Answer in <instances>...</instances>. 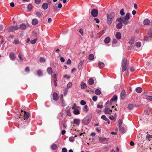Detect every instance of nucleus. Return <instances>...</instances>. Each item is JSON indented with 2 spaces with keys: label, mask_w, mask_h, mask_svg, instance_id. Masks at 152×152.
Returning a JSON list of instances; mask_svg holds the SVG:
<instances>
[{
  "label": "nucleus",
  "mask_w": 152,
  "mask_h": 152,
  "mask_svg": "<svg viewBox=\"0 0 152 152\" xmlns=\"http://www.w3.org/2000/svg\"><path fill=\"white\" fill-rule=\"evenodd\" d=\"M114 16L115 14L114 13H112L109 15L107 14V22L108 25H110L112 23Z\"/></svg>",
  "instance_id": "1"
},
{
  "label": "nucleus",
  "mask_w": 152,
  "mask_h": 152,
  "mask_svg": "<svg viewBox=\"0 0 152 152\" xmlns=\"http://www.w3.org/2000/svg\"><path fill=\"white\" fill-rule=\"evenodd\" d=\"M117 99V96L115 95L111 98L110 101L108 100L106 102V105H108L110 104H111L112 102L114 101H116Z\"/></svg>",
  "instance_id": "2"
},
{
  "label": "nucleus",
  "mask_w": 152,
  "mask_h": 152,
  "mask_svg": "<svg viewBox=\"0 0 152 152\" xmlns=\"http://www.w3.org/2000/svg\"><path fill=\"white\" fill-rule=\"evenodd\" d=\"M98 13V12L96 9H94L91 11V15L92 16L94 17H97Z\"/></svg>",
  "instance_id": "3"
},
{
  "label": "nucleus",
  "mask_w": 152,
  "mask_h": 152,
  "mask_svg": "<svg viewBox=\"0 0 152 152\" xmlns=\"http://www.w3.org/2000/svg\"><path fill=\"white\" fill-rule=\"evenodd\" d=\"M91 121V118L89 117L85 118L83 120V123L85 125L88 124Z\"/></svg>",
  "instance_id": "4"
},
{
  "label": "nucleus",
  "mask_w": 152,
  "mask_h": 152,
  "mask_svg": "<svg viewBox=\"0 0 152 152\" xmlns=\"http://www.w3.org/2000/svg\"><path fill=\"white\" fill-rule=\"evenodd\" d=\"M19 28L17 26H10L8 28V29L10 31H16L18 30Z\"/></svg>",
  "instance_id": "5"
},
{
  "label": "nucleus",
  "mask_w": 152,
  "mask_h": 152,
  "mask_svg": "<svg viewBox=\"0 0 152 152\" xmlns=\"http://www.w3.org/2000/svg\"><path fill=\"white\" fill-rule=\"evenodd\" d=\"M53 98L54 100L57 101L58 99V94L56 92H54L53 94Z\"/></svg>",
  "instance_id": "6"
},
{
  "label": "nucleus",
  "mask_w": 152,
  "mask_h": 152,
  "mask_svg": "<svg viewBox=\"0 0 152 152\" xmlns=\"http://www.w3.org/2000/svg\"><path fill=\"white\" fill-rule=\"evenodd\" d=\"M121 98L122 99H124L125 98L126 96V94L125 91L124 90H123L121 92Z\"/></svg>",
  "instance_id": "7"
},
{
  "label": "nucleus",
  "mask_w": 152,
  "mask_h": 152,
  "mask_svg": "<svg viewBox=\"0 0 152 152\" xmlns=\"http://www.w3.org/2000/svg\"><path fill=\"white\" fill-rule=\"evenodd\" d=\"M9 57L12 60H14L15 58V56L14 53L11 52L10 53Z\"/></svg>",
  "instance_id": "8"
},
{
  "label": "nucleus",
  "mask_w": 152,
  "mask_h": 152,
  "mask_svg": "<svg viewBox=\"0 0 152 152\" xmlns=\"http://www.w3.org/2000/svg\"><path fill=\"white\" fill-rule=\"evenodd\" d=\"M80 121L79 119H75L73 120V123L77 126H78L80 123Z\"/></svg>",
  "instance_id": "9"
},
{
  "label": "nucleus",
  "mask_w": 152,
  "mask_h": 152,
  "mask_svg": "<svg viewBox=\"0 0 152 152\" xmlns=\"http://www.w3.org/2000/svg\"><path fill=\"white\" fill-rule=\"evenodd\" d=\"M150 23V21L148 19H145L143 21V24L144 25H149Z\"/></svg>",
  "instance_id": "10"
},
{
  "label": "nucleus",
  "mask_w": 152,
  "mask_h": 152,
  "mask_svg": "<svg viewBox=\"0 0 152 152\" xmlns=\"http://www.w3.org/2000/svg\"><path fill=\"white\" fill-rule=\"evenodd\" d=\"M47 71L48 74L51 75L53 72L52 68L50 67H48L47 69Z\"/></svg>",
  "instance_id": "11"
},
{
  "label": "nucleus",
  "mask_w": 152,
  "mask_h": 152,
  "mask_svg": "<svg viewBox=\"0 0 152 152\" xmlns=\"http://www.w3.org/2000/svg\"><path fill=\"white\" fill-rule=\"evenodd\" d=\"M19 28L21 30H24L26 28V26L25 24L22 23L20 25Z\"/></svg>",
  "instance_id": "12"
},
{
  "label": "nucleus",
  "mask_w": 152,
  "mask_h": 152,
  "mask_svg": "<svg viewBox=\"0 0 152 152\" xmlns=\"http://www.w3.org/2000/svg\"><path fill=\"white\" fill-rule=\"evenodd\" d=\"M123 26L122 23L119 22L118 23L116 26V28L117 29H119L122 28Z\"/></svg>",
  "instance_id": "13"
},
{
  "label": "nucleus",
  "mask_w": 152,
  "mask_h": 152,
  "mask_svg": "<svg viewBox=\"0 0 152 152\" xmlns=\"http://www.w3.org/2000/svg\"><path fill=\"white\" fill-rule=\"evenodd\" d=\"M115 37L118 39H120L121 38V34L119 32H117L115 34Z\"/></svg>",
  "instance_id": "14"
},
{
  "label": "nucleus",
  "mask_w": 152,
  "mask_h": 152,
  "mask_svg": "<svg viewBox=\"0 0 152 152\" xmlns=\"http://www.w3.org/2000/svg\"><path fill=\"white\" fill-rule=\"evenodd\" d=\"M66 112L67 115L69 116H71V114L69 110V107H66Z\"/></svg>",
  "instance_id": "15"
},
{
  "label": "nucleus",
  "mask_w": 152,
  "mask_h": 152,
  "mask_svg": "<svg viewBox=\"0 0 152 152\" xmlns=\"http://www.w3.org/2000/svg\"><path fill=\"white\" fill-rule=\"evenodd\" d=\"M48 4L47 3H44L42 5V7L43 9L46 10L48 8Z\"/></svg>",
  "instance_id": "16"
},
{
  "label": "nucleus",
  "mask_w": 152,
  "mask_h": 152,
  "mask_svg": "<svg viewBox=\"0 0 152 152\" xmlns=\"http://www.w3.org/2000/svg\"><path fill=\"white\" fill-rule=\"evenodd\" d=\"M80 86H81V88L82 89H86L87 87L86 84L83 82H82L81 83Z\"/></svg>",
  "instance_id": "17"
},
{
  "label": "nucleus",
  "mask_w": 152,
  "mask_h": 152,
  "mask_svg": "<svg viewBox=\"0 0 152 152\" xmlns=\"http://www.w3.org/2000/svg\"><path fill=\"white\" fill-rule=\"evenodd\" d=\"M38 20L36 19H33L32 21V24L33 25H36L38 23Z\"/></svg>",
  "instance_id": "18"
},
{
  "label": "nucleus",
  "mask_w": 152,
  "mask_h": 152,
  "mask_svg": "<svg viewBox=\"0 0 152 152\" xmlns=\"http://www.w3.org/2000/svg\"><path fill=\"white\" fill-rule=\"evenodd\" d=\"M127 62V59L126 58H124L122 60V65L126 66Z\"/></svg>",
  "instance_id": "19"
},
{
  "label": "nucleus",
  "mask_w": 152,
  "mask_h": 152,
  "mask_svg": "<svg viewBox=\"0 0 152 152\" xmlns=\"http://www.w3.org/2000/svg\"><path fill=\"white\" fill-rule=\"evenodd\" d=\"M29 116V114L28 112H24V119H25L28 118Z\"/></svg>",
  "instance_id": "20"
},
{
  "label": "nucleus",
  "mask_w": 152,
  "mask_h": 152,
  "mask_svg": "<svg viewBox=\"0 0 152 152\" xmlns=\"http://www.w3.org/2000/svg\"><path fill=\"white\" fill-rule=\"evenodd\" d=\"M134 37H132L129 42V44L130 45H132L134 44Z\"/></svg>",
  "instance_id": "21"
},
{
  "label": "nucleus",
  "mask_w": 152,
  "mask_h": 152,
  "mask_svg": "<svg viewBox=\"0 0 152 152\" xmlns=\"http://www.w3.org/2000/svg\"><path fill=\"white\" fill-rule=\"evenodd\" d=\"M37 73L38 76L39 77H41L42 76V72L41 70H37Z\"/></svg>",
  "instance_id": "22"
},
{
  "label": "nucleus",
  "mask_w": 152,
  "mask_h": 152,
  "mask_svg": "<svg viewBox=\"0 0 152 152\" xmlns=\"http://www.w3.org/2000/svg\"><path fill=\"white\" fill-rule=\"evenodd\" d=\"M135 90L137 93H140L142 91V89L141 87H138L136 88Z\"/></svg>",
  "instance_id": "23"
},
{
  "label": "nucleus",
  "mask_w": 152,
  "mask_h": 152,
  "mask_svg": "<svg viewBox=\"0 0 152 152\" xmlns=\"http://www.w3.org/2000/svg\"><path fill=\"white\" fill-rule=\"evenodd\" d=\"M98 65L99 67L100 68H102L104 66V64L103 62H99L98 63Z\"/></svg>",
  "instance_id": "24"
},
{
  "label": "nucleus",
  "mask_w": 152,
  "mask_h": 152,
  "mask_svg": "<svg viewBox=\"0 0 152 152\" xmlns=\"http://www.w3.org/2000/svg\"><path fill=\"white\" fill-rule=\"evenodd\" d=\"M119 130L122 133H124L125 132L126 130L123 127L120 126L119 127Z\"/></svg>",
  "instance_id": "25"
},
{
  "label": "nucleus",
  "mask_w": 152,
  "mask_h": 152,
  "mask_svg": "<svg viewBox=\"0 0 152 152\" xmlns=\"http://www.w3.org/2000/svg\"><path fill=\"white\" fill-rule=\"evenodd\" d=\"M94 55L92 54H90L88 56V59L90 61H92L94 59Z\"/></svg>",
  "instance_id": "26"
},
{
  "label": "nucleus",
  "mask_w": 152,
  "mask_h": 152,
  "mask_svg": "<svg viewBox=\"0 0 152 152\" xmlns=\"http://www.w3.org/2000/svg\"><path fill=\"white\" fill-rule=\"evenodd\" d=\"M51 148L53 150H55L57 148V145L55 144H53L51 145Z\"/></svg>",
  "instance_id": "27"
},
{
  "label": "nucleus",
  "mask_w": 152,
  "mask_h": 152,
  "mask_svg": "<svg viewBox=\"0 0 152 152\" xmlns=\"http://www.w3.org/2000/svg\"><path fill=\"white\" fill-rule=\"evenodd\" d=\"M148 33L149 37L152 38V28H150L149 29Z\"/></svg>",
  "instance_id": "28"
},
{
  "label": "nucleus",
  "mask_w": 152,
  "mask_h": 152,
  "mask_svg": "<svg viewBox=\"0 0 152 152\" xmlns=\"http://www.w3.org/2000/svg\"><path fill=\"white\" fill-rule=\"evenodd\" d=\"M128 20L124 19V18H123V19L122 20V22L125 25H127L129 23V21L127 20Z\"/></svg>",
  "instance_id": "29"
},
{
  "label": "nucleus",
  "mask_w": 152,
  "mask_h": 152,
  "mask_svg": "<svg viewBox=\"0 0 152 152\" xmlns=\"http://www.w3.org/2000/svg\"><path fill=\"white\" fill-rule=\"evenodd\" d=\"M112 112V110L108 108H105V113L110 114Z\"/></svg>",
  "instance_id": "30"
},
{
  "label": "nucleus",
  "mask_w": 152,
  "mask_h": 152,
  "mask_svg": "<svg viewBox=\"0 0 152 152\" xmlns=\"http://www.w3.org/2000/svg\"><path fill=\"white\" fill-rule=\"evenodd\" d=\"M88 83L90 85H92L94 84V80L92 78H90L88 80Z\"/></svg>",
  "instance_id": "31"
},
{
  "label": "nucleus",
  "mask_w": 152,
  "mask_h": 152,
  "mask_svg": "<svg viewBox=\"0 0 152 152\" xmlns=\"http://www.w3.org/2000/svg\"><path fill=\"white\" fill-rule=\"evenodd\" d=\"M83 64V61H81L79 64L78 66V68L79 70H80L82 67V66Z\"/></svg>",
  "instance_id": "32"
},
{
  "label": "nucleus",
  "mask_w": 152,
  "mask_h": 152,
  "mask_svg": "<svg viewBox=\"0 0 152 152\" xmlns=\"http://www.w3.org/2000/svg\"><path fill=\"white\" fill-rule=\"evenodd\" d=\"M95 93L97 95H99L101 94V91L97 89L95 90Z\"/></svg>",
  "instance_id": "33"
},
{
  "label": "nucleus",
  "mask_w": 152,
  "mask_h": 152,
  "mask_svg": "<svg viewBox=\"0 0 152 152\" xmlns=\"http://www.w3.org/2000/svg\"><path fill=\"white\" fill-rule=\"evenodd\" d=\"M83 110L84 112L86 113L87 112L88 110L87 106L86 105H85L83 108Z\"/></svg>",
  "instance_id": "34"
},
{
  "label": "nucleus",
  "mask_w": 152,
  "mask_h": 152,
  "mask_svg": "<svg viewBox=\"0 0 152 152\" xmlns=\"http://www.w3.org/2000/svg\"><path fill=\"white\" fill-rule=\"evenodd\" d=\"M110 39L109 37H106L105 38V43H108L110 41Z\"/></svg>",
  "instance_id": "35"
},
{
  "label": "nucleus",
  "mask_w": 152,
  "mask_h": 152,
  "mask_svg": "<svg viewBox=\"0 0 152 152\" xmlns=\"http://www.w3.org/2000/svg\"><path fill=\"white\" fill-rule=\"evenodd\" d=\"M75 138L74 137L72 136L69 138V140L71 142H73L75 141Z\"/></svg>",
  "instance_id": "36"
},
{
  "label": "nucleus",
  "mask_w": 152,
  "mask_h": 152,
  "mask_svg": "<svg viewBox=\"0 0 152 152\" xmlns=\"http://www.w3.org/2000/svg\"><path fill=\"white\" fill-rule=\"evenodd\" d=\"M146 137L147 139L150 141L151 140V139L152 138V136L151 135L149 134H148L146 136Z\"/></svg>",
  "instance_id": "37"
},
{
  "label": "nucleus",
  "mask_w": 152,
  "mask_h": 152,
  "mask_svg": "<svg viewBox=\"0 0 152 152\" xmlns=\"http://www.w3.org/2000/svg\"><path fill=\"white\" fill-rule=\"evenodd\" d=\"M130 13H127L125 16V18H124V19H125L127 20H128L129 19V15H130Z\"/></svg>",
  "instance_id": "38"
},
{
  "label": "nucleus",
  "mask_w": 152,
  "mask_h": 152,
  "mask_svg": "<svg viewBox=\"0 0 152 152\" xmlns=\"http://www.w3.org/2000/svg\"><path fill=\"white\" fill-rule=\"evenodd\" d=\"M73 113L75 115H78L80 114V112L78 109H76L74 111Z\"/></svg>",
  "instance_id": "39"
},
{
  "label": "nucleus",
  "mask_w": 152,
  "mask_h": 152,
  "mask_svg": "<svg viewBox=\"0 0 152 152\" xmlns=\"http://www.w3.org/2000/svg\"><path fill=\"white\" fill-rule=\"evenodd\" d=\"M122 72H124L126 69L127 67L126 66L122 65Z\"/></svg>",
  "instance_id": "40"
},
{
  "label": "nucleus",
  "mask_w": 152,
  "mask_h": 152,
  "mask_svg": "<svg viewBox=\"0 0 152 152\" xmlns=\"http://www.w3.org/2000/svg\"><path fill=\"white\" fill-rule=\"evenodd\" d=\"M40 61L41 62H45V59L43 57H40L39 59Z\"/></svg>",
  "instance_id": "41"
},
{
  "label": "nucleus",
  "mask_w": 152,
  "mask_h": 152,
  "mask_svg": "<svg viewBox=\"0 0 152 152\" xmlns=\"http://www.w3.org/2000/svg\"><path fill=\"white\" fill-rule=\"evenodd\" d=\"M145 98L147 99H149L152 101V96H146Z\"/></svg>",
  "instance_id": "42"
},
{
  "label": "nucleus",
  "mask_w": 152,
  "mask_h": 152,
  "mask_svg": "<svg viewBox=\"0 0 152 152\" xmlns=\"http://www.w3.org/2000/svg\"><path fill=\"white\" fill-rule=\"evenodd\" d=\"M118 122L119 124L118 126L120 127V126H121L122 124V122L121 119H120L118 120Z\"/></svg>",
  "instance_id": "43"
},
{
  "label": "nucleus",
  "mask_w": 152,
  "mask_h": 152,
  "mask_svg": "<svg viewBox=\"0 0 152 152\" xmlns=\"http://www.w3.org/2000/svg\"><path fill=\"white\" fill-rule=\"evenodd\" d=\"M141 45V43L140 42H137L136 43V46L137 47L139 48Z\"/></svg>",
  "instance_id": "44"
},
{
  "label": "nucleus",
  "mask_w": 152,
  "mask_h": 152,
  "mask_svg": "<svg viewBox=\"0 0 152 152\" xmlns=\"http://www.w3.org/2000/svg\"><path fill=\"white\" fill-rule=\"evenodd\" d=\"M64 96H65L68 92V89L67 88L64 89L63 90Z\"/></svg>",
  "instance_id": "45"
},
{
  "label": "nucleus",
  "mask_w": 152,
  "mask_h": 152,
  "mask_svg": "<svg viewBox=\"0 0 152 152\" xmlns=\"http://www.w3.org/2000/svg\"><path fill=\"white\" fill-rule=\"evenodd\" d=\"M120 14L122 16L125 15V13L124 12V9H121L120 12Z\"/></svg>",
  "instance_id": "46"
},
{
  "label": "nucleus",
  "mask_w": 152,
  "mask_h": 152,
  "mask_svg": "<svg viewBox=\"0 0 152 152\" xmlns=\"http://www.w3.org/2000/svg\"><path fill=\"white\" fill-rule=\"evenodd\" d=\"M37 41V39H34L33 40H31L30 41L31 43L32 44H34Z\"/></svg>",
  "instance_id": "47"
},
{
  "label": "nucleus",
  "mask_w": 152,
  "mask_h": 152,
  "mask_svg": "<svg viewBox=\"0 0 152 152\" xmlns=\"http://www.w3.org/2000/svg\"><path fill=\"white\" fill-rule=\"evenodd\" d=\"M22 53L21 52H20L18 55V57L19 59L21 61H23V59L22 57V55L21 54Z\"/></svg>",
  "instance_id": "48"
},
{
  "label": "nucleus",
  "mask_w": 152,
  "mask_h": 152,
  "mask_svg": "<svg viewBox=\"0 0 152 152\" xmlns=\"http://www.w3.org/2000/svg\"><path fill=\"white\" fill-rule=\"evenodd\" d=\"M99 141L102 143H104V138H102V137H100L99 138Z\"/></svg>",
  "instance_id": "49"
},
{
  "label": "nucleus",
  "mask_w": 152,
  "mask_h": 152,
  "mask_svg": "<svg viewBox=\"0 0 152 152\" xmlns=\"http://www.w3.org/2000/svg\"><path fill=\"white\" fill-rule=\"evenodd\" d=\"M27 8L28 11H31L32 9V5L30 4L28 5Z\"/></svg>",
  "instance_id": "50"
},
{
  "label": "nucleus",
  "mask_w": 152,
  "mask_h": 152,
  "mask_svg": "<svg viewBox=\"0 0 152 152\" xmlns=\"http://www.w3.org/2000/svg\"><path fill=\"white\" fill-rule=\"evenodd\" d=\"M35 14L39 17H40L41 15L40 12H36Z\"/></svg>",
  "instance_id": "51"
},
{
  "label": "nucleus",
  "mask_w": 152,
  "mask_h": 152,
  "mask_svg": "<svg viewBox=\"0 0 152 152\" xmlns=\"http://www.w3.org/2000/svg\"><path fill=\"white\" fill-rule=\"evenodd\" d=\"M123 19V18H119L117 19L116 21L121 22V21H122Z\"/></svg>",
  "instance_id": "52"
},
{
  "label": "nucleus",
  "mask_w": 152,
  "mask_h": 152,
  "mask_svg": "<svg viewBox=\"0 0 152 152\" xmlns=\"http://www.w3.org/2000/svg\"><path fill=\"white\" fill-rule=\"evenodd\" d=\"M72 86V83L70 82L68 83L67 85V87L68 88H70Z\"/></svg>",
  "instance_id": "53"
},
{
  "label": "nucleus",
  "mask_w": 152,
  "mask_h": 152,
  "mask_svg": "<svg viewBox=\"0 0 152 152\" xmlns=\"http://www.w3.org/2000/svg\"><path fill=\"white\" fill-rule=\"evenodd\" d=\"M80 104L82 105H85L86 104V103L85 101L84 100H81L80 102Z\"/></svg>",
  "instance_id": "54"
},
{
  "label": "nucleus",
  "mask_w": 152,
  "mask_h": 152,
  "mask_svg": "<svg viewBox=\"0 0 152 152\" xmlns=\"http://www.w3.org/2000/svg\"><path fill=\"white\" fill-rule=\"evenodd\" d=\"M133 107V105L132 104H130L128 105V108L130 110Z\"/></svg>",
  "instance_id": "55"
},
{
  "label": "nucleus",
  "mask_w": 152,
  "mask_h": 152,
  "mask_svg": "<svg viewBox=\"0 0 152 152\" xmlns=\"http://www.w3.org/2000/svg\"><path fill=\"white\" fill-rule=\"evenodd\" d=\"M97 97L96 96H93L92 97V99L94 101H96L97 100Z\"/></svg>",
  "instance_id": "56"
},
{
  "label": "nucleus",
  "mask_w": 152,
  "mask_h": 152,
  "mask_svg": "<svg viewBox=\"0 0 152 152\" xmlns=\"http://www.w3.org/2000/svg\"><path fill=\"white\" fill-rule=\"evenodd\" d=\"M135 70L133 66H131L130 68V70L132 72L134 71Z\"/></svg>",
  "instance_id": "57"
},
{
  "label": "nucleus",
  "mask_w": 152,
  "mask_h": 152,
  "mask_svg": "<svg viewBox=\"0 0 152 152\" xmlns=\"http://www.w3.org/2000/svg\"><path fill=\"white\" fill-rule=\"evenodd\" d=\"M94 20L97 23H99V20L98 18H94Z\"/></svg>",
  "instance_id": "58"
},
{
  "label": "nucleus",
  "mask_w": 152,
  "mask_h": 152,
  "mask_svg": "<svg viewBox=\"0 0 152 152\" xmlns=\"http://www.w3.org/2000/svg\"><path fill=\"white\" fill-rule=\"evenodd\" d=\"M105 121H106L108 124H110V122L109 120L105 117Z\"/></svg>",
  "instance_id": "59"
},
{
  "label": "nucleus",
  "mask_w": 152,
  "mask_h": 152,
  "mask_svg": "<svg viewBox=\"0 0 152 152\" xmlns=\"http://www.w3.org/2000/svg\"><path fill=\"white\" fill-rule=\"evenodd\" d=\"M71 61L70 59H68L67 62V64H71Z\"/></svg>",
  "instance_id": "60"
},
{
  "label": "nucleus",
  "mask_w": 152,
  "mask_h": 152,
  "mask_svg": "<svg viewBox=\"0 0 152 152\" xmlns=\"http://www.w3.org/2000/svg\"><path fill=\"white\" fill-rule=\"evenodd\" d=\"M41 1V0H35V3L37 4H40Z\"/></svg>",
  "instance_id": "61"
},
{
  "label": "nucleus",
  "mask_w": 152,
  "mask_h": 152,
  "mask_svg": "<svg viewBox=\"0 0 152 152\" xmlns=\"http://www.w3.org/2000/svg\"><path fill=\"white\" fill-rule=\"evenodd\" d=\"M67 151V150L66 148H64L62 149V152H66Z\"/></svg>",
  "instance_id": "62"
},
{
  "label": "nucleus",
  "mask_w": 152,
  "mask_h": 152,
  "mask_svg": "<svg viewBox=\"0 0 152 152\" xmlns=\"http://www.w3.org/2000/svg\"><path fill=\"white\" fill-rule=\"evenodd\" d=\"M149 37V36H145L144 37V39L145 40L147 41L148 40Z\"/></svg>",
  "instance_id": "63"
},
{
  "label": "nucleus",
  "mask_w": 152,
  "mask_h": 152,
  "mask_svg": "<svg viewBox=\"0 0 152 152\" xmlns=\"http://www.w3.org/2000/svg\"><path fill=\"white\" fill-rule=\"evenodd\" d=\"M145 113L146 114V115H149V111L148 110H146L145 111Z\"/></svg>",
  "instance_id": "64"
}]
</instances>
